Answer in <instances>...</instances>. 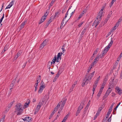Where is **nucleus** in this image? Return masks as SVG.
<instances>
[{
	"instance_id": "1",
	"label": "nucleus",
	"mask_w": 122,
	"mask_h": 122,
	"mask_svg": "<svg viewBox=\"0 0 122 122\" xmlns=\"http://www.w3.org/2000/svg\"><path fill=\"white\" fill-rule=\"evenodd\" d=\"M22 105L20 103L18 104L15 106V112H17V115H20L22 113Z\"/></svg>"
},
{
	"instance_id": "2",
	"label": "nucleus",
	"mask_w": 122,
	"mask_h": 122,
	"mask_svg": "<svg viewBox=\"0 0 122 122\" xmlns=\"http://www.w3.org/2000/svg\"><path fill=\"white\" fill-rule=\"evenodd\" d=\"M113 42V41L112 39H111L110 42L108 44V45L106 46L104 48V50L105 51L107 52L109 50V48L112 45Z\"/></svg>"
},
{
	"instance_id": "3",
	"label": "nucleus",
	"mask_w": 122,
	"mask_h": 122,
	"mask_svg": "<svg viewBox=\"0 0 122 122\" xmlns=\"http://www.w3.org/2000/svg\"><path fill=\"white\" fill-rule=\"evenodd\" d=\"M66 101V99H65L63 102L61 101V107L59 109V111L61 112L63 108L64 107L65 105V103Z\"/></svg>"
},
{
	"instance_id": "4",
	"label": "nucleus",
	"mask_w": 122,
	"mask_h": 122,
	"mask_svg": "<svg viewBox=\"0 0 122 122\" xmlns=\"http://www.w3.org/2000/svg\"><path fill=\"white\" fill-rule=\"evenodd\" d=\"M45 87V85H41L39 88V90L38 91V93L39 94L41 93Z\"/></svg>"
},
{
	"instance_id": "5",
	"label": "nucleus",
	"mask_w": 122,
	"mask_h": 122,
	"mask_svg": "<svg viewBox=\"0 0 122 122\" xmlns=\"http://www.w3.org/2000/svg\"><path fill=\"white\" fill-rule=\"evenodd\" d=\"M90 81L86 77L85 78H84V79L83 84L82 83V86H83L85 85H86Z\"/></svg>"
},
{
	"instance_id": "6",
	"label": "nucleus",
	"mask_w": 122,
	"mask_h": 122,
	"mask_svg": "<svg viewBox=\"0 0 122 122\" xmlns=\"http://www.w3.org/2000/svg\"><path fill=\"white\" fill-rule=\"evenodd\" d=\"M61 60L60 59H57V56L56 55L54 56V59H53L52 60L53 62V64L55 63L56 61V62H58Z\"/></svg>"
},
{
	"instance_id": "7",
	"label": "nucleus",
	"mask_w": 122,
	"mask_h": 122,
	"mask_svg": "<svg viewBox=\"0 0 122 122\" xmlns=\"http://www.w3.org/2000/svg\"><path fill=\"white\" fill-rule=\"evenodd\" d=\"M46 40H44L42 43L40 45L39 49L40 50H41L46 45Z\"/></svg>"
},
{
	"instance_id": "8",
	"label": "nucleus",
	"mask_w": 122,
	"mask_h": 122,
	"mask_svg": "<svg viewBox=\"0 0 122 122\" xmlns=\"http://www.w3.org/2000/svg\"><path fill=\"white\" fill-rule=\"evenodd\" d=\"M95 73V71L93 72L92 73H91L88 76H86V77L87 79H88L90 81L92 77L93 76Z\"/></svg>"
},
{
	"instance_id": "9",
	"label": "nucleus",
	"mask_w": 122,
	"mask_h": 122,
	"mask_svg": "<svg viewBox=\"0 0 122 122\" xmlns=\"http://www.w3.org/2000/svg\"><path fill=\"white\" fill-rule=\"evenodd\" d=\"M99 59V56L97 55V56L96 57L95 59L94 60V62L92 63V64L94 65L95 64H96L97 62L98 61Z\"/></svg>"
},
{
	"instance_id": "10",
	"label": "nucleus",
	"mask_w": 122,
	"mask_h": 122,
	"mask_svg": "<svg viewBox=\"0 0 122 122\" xmlns=\"http://www.w3.org/2000/svg\"><path fill=\"white\" fill-rule=\"evenodd\" d=\"M14 0L12 1L6 7L5 9H10L13 5L14 2Z\"/></svg>"
},
{
	"instance_id": "11",
	"label": "nucleus",
	"mask_w": 122,
	"mask_h": 122,
	"mask_svg": "<svg viewBox=\"0 0 122 122\" xmlns=\"http://www.w3.org/2000/svg\"><path fill=\"white\" fill-rule=\"evenodd\" d=\"M116 89L118 92V93L120 95L122 94V90L119 87L117 86L116 88Z\"/></svg>"
},
{
	"instance_id": "12",
	"label": "nucleus",
	"mask_w": 122,
	"mask_h": 122,
	"mask_svg": "<svg viewBox=\"0 0 122 122\" xmlns=\"http://www.w3.org/2000/svg\"><path fill=\"white\" fill-rule=\"evenodd\" d=\"M84 105V104L83 103H81L80 106L78 107L77 110L81 111V110L83 108Z\"/></svg>"
},
{
	"instance_id": "13",
	"label": "nucleus",
	"mask_w": 122,
	"mask_h": 122,
	"mask_svg": "<svg viewBox=\"0 0 122 122\" xmlns=\"http://www.w3.org/2000/svg\"><path fill=\"white\" fill-rule=\"evenodd\" d=\"M104 9V7H103L101 9V10H100L99 13L98 14H99V15H101V16H103V11Z\"/></svg>"
},
{
	"instance_id": "14",
	"label": "nucleus",
	"mask_w": 122,
	"mask_h": 122,
	"mask_svg": "<svg viewBox=\"0 0 122 122\" xmlns=\"http://www.w3.org/2000/svg\"><path fill=\"white\" fill-rule=\"evenodd\" d=\"M26 22V21L25 20L20 25V30H21L24 27V26L25 24V23Z\"/></svg>"
},
{
	"instance_id": "15",
	"label": "nucleus",
	"mask_w": 122,
	"mask_h": 122,
	"mask_svg": "<svg viewBox=\"0 0 122 122\" xmlns=\"http://www.w3.org/2000/svg\"><path fill=\"white\" fill-rule=\"evenodd\" d=\"M61 102H59L58 103L57 105L54 108V111L55 112L57 111L59 108V107H60L61 105Z\"/></svg>"
},
{
	"instance_id": "16",
	"label": "nucleus",
	"mask_w": 122,
	"mask_h": 122,
	"mask_svg": "<svg viewBox=\"0 0 122 122\" xmlns=\"http://www.w3.org/2000/svg\"><path fill=\"white\" fill-rule=\"evenodd\" d=\"M52 20L51 19L49 20L46 23V25L44 26L45 28H47L49 25V24L51 22Z\"/></svg>"
},
{
	"instance_id": "17",
	"label": "nucleus",
	"mask_w": 122,
	"mask_h": 122,
	"mask_svg": "<svg viewBox=\"0 0 122 122\" xmlns=\"http://www.w3.org/2000/svg\"><path fill=\"white\" fill-rule=\"evenodd\" d=\"M21 54V52L20 51L18 52L17 53L16 55L15 56L14 58L15 59H17L19 56H20Z\"/></svg>"
},
{
	"instance_id": "18",
	"label": "nucleus",
	"mask_w": 122,
	"mask_h": 122,
	"mask_svg": "<svg viewBox=\"0 0 122 122\" xmlns=\"http://www.w3.org/2000/svg\"><path fill=\"white\" fill-rule=\"evenodd\" d=\"M14 102L15 101L14 100L12 102H10V103L8 105V107L9 109L11 107Z\"/></svg>"
},
{
	"instance_id": "19",
	"label": "nucleus",
	"mask_w": 122,
	"mask_h": 122,
	"mask_svg": "<svg viewBox=\"0 0 122 122\" xmlns=\"http://www.w3.org/2000/svg\"><path fill=\"white\" fill-rule=\"evenodd\" d=\"M63 54V53L62 52H61V53H58V55H57V59H61V56Z\"/></svg>"
},
{
	"instance_id": "20",
	"label": "nucleus",
	"mask_w": 122,
	"mask_h": 122,
	"mask_svg": "<svg viewBox=\"0 0 122 122\" xmlns=\"http://www.w3.org/2000/svg\"><path fill=\"white\" fill-rule=\"evenodd\" d=\"M46 20V18H44L43 17H42L40 21L38 23L39 24H40L42 23L44 21Z\"/></svg>"
},
{
	"instance_id": "21",
	"label": "nucleus",
	"mask_w": 122,
	"mask_h": 122,
	"mask_svg": "<svg viewBox=\"0 0 122 122\" xmlns=\"http://www.w3.org/2000/svg\"><path fill=\"white\" fill-rule=\"evenodd\" d=\"M41 103H42L41 102H39L38 103L36 109H38V110H39L41 107Z\"/></svg>"
},
{
	"instance_id": "22",
	"label": "nucleus",
	"mask_w": 122,
	"mask_h": 122,
	"mask_svg": "<svg viewBox=\"0 0 122 122\" xmlns=\"http://www.w3.org/2000/svg\"><path fill=\"white\" fill-rule=\"evenodd\" d=\"M94 65L93 64H92V63L91 65L89 66L87 71V72L88 73L90 71L91 69L92 68V67L94 66Z\"/></svg>"
},
{
	"instance_id": "23",
	"label": "nucleus",
	"mask_w": 122,
	"mask_h": 122,
	"mask_svg": "<svg viewBox=\"0 0 122 122\" xmlns=\"http://www.w3.org/2000/svg\"><path fill=\"white\" fill-rule=\"evenodd\" d=\"M28 102L27 103V102L25 103L24 105V107L25 108H26L27 107H28V106L30 104V101L29 100H28Z\"/></svg>"
},
{
	"instance_id": "24",
	"label": "nucleus",
	"mask_w": 122,
	"mask_h": 122,
	"mask_svg": "<svg viewBox=\"0 0 122 122\" xmlns=\"http://www.w3.org/2000/svg\"><path fill=\"white\" fill-rule=\"evenodd\" d=\"M107 52L106 51H105L104 50L102 52V55L101 56H100V57L101 58H102Z\"/></svg>"
},
{
	"instance_id": "25",
	"label": "nucleus",
	"mask_w": 122,
	"mask_h": 122,
	"mask_svg": "<svg viewBox=\"0 0 122 122\" xmlns=\"http://www.w3.org/2000/svg\"><path fill=\"white\" fill-rule=\"evenodd\" d=\"M41 76H38L36 79V82H39L41 80Z\"/></svg>"
},
{
	"instance_id": "26",
	"label": "nucleus",
	"mask_w": 122,
	"mask_h": 122,
	"mask_svg": "<svg viewBox=\"0 0 122 122\" xmlns=\"http://www.w3.org/2000/svg\"><path fill=\"white\" fill-rule=\"evenodd\" d=\"M112 90V89L110 87L109 88L106 92V93L109 95Z\"/></svg>"
},
{
	"instance_id": "27",
	"label": "nucleus",
	"mask_w": 122,
	"mask_h": 122,
	"mask_svg": "<svg viewBox=\"0 0 122 122\" xmlns=\"http://www.w3.org/2000/svg\"><path fill=\"white\" fill-rule=\"evenodd\" d=\"M65 19H64V18H63L61 23V25H63V26H64L65 25V24L66 23L67 21V20L65 22L64 20Z\"/></svg>"
},
{
	"instance_id": "28",
	"label": "nucleus",
	"mask_w": 122,
	"mask_h": 122,
	"mask_svg": "<svg viewBox=\"0 0 122 122\" xmlns=\"http://www.w3.org/2000/svg\"><path fill=\"white\" fill-rule=\"evenodd\" d=\"M111 110H108V112H107V117H106V118H107L109 116L110 114L112 111Z\"/></svg>"
},
{
	"instance_id": "29",
	"label": "nucleus",
	"mask_w": 122,
	"mask_h": 122,
	"mask_svg": "<svg viewBox=\"0 0 122 122\" xmlns=\"http://www.w3.org/2000/svg\"><path fill=\"white\" fill-rule=\"evenodd\" d=\"M68 116V114L66 116H65V117L63 119V120L62 121H63V122H65V121L67 119Z\"/></svg>"
},
{
	"instance_id": "30",
	"label": "nucleus",
	"mask_w": 122,
	"mask_h": 122,
	"mask_svg": "<svg viewBox=\"0 0 122 122\" xmlns=\"http://www.w3.org/2000/svg\"><path fill=\"white\" fill-rule=\"evenodd\" d=\"M99 112H97V113H96V115L95 116L93 120H95L96 118L97 117V116L99 115Z\"/></svg>"
},
{
	"instance_id": "31",
	"label": "nucleus",
	"mask_w": 122,
	"mask_h": 122,
	"mask_svg": "<svg viewBox=\"0 0 122 122\" xmlns=\"http://www.w3.org/2000/svg\"><path fill=\"white\" fill-rule=\"evenodd\" d=\"M102 16H101V15H99V14H98V15L97 17V20H100L101 19Z\"/></svg>"
},
{
	"instance_id": "32",
	"label": "nucleus",
	"mask_w": 122,
	"mask_h": 122,
	"mask_svg": "<svg viewBox=\"0 0 122 122\" xmlns=\"http://www.w3.org/2000/svg\"><path fill=\"white\" fill-rule=\"evenodd\" d=\"M109 95V94L106 93L103 96V99H104L106 98Z\"/></svg>"
},
{
	"instance_id": "33",
	"label": "nucleus",
	"mask_w": 122,
	"mask_h": 122,
	"mask_svg": "<svg viewBox=\"0 0 122 122\" xmlns=\"http://www.w3.org/2000/svg\"><path fill=\"white\" fill-rule=\"evenodd\" d=\"M116 1L115 0H112L111 2L110 5V6L111 7L113 4Z\"/></svg>"
},
{
	"instance_id": "34",
	"label": "nucleus",
	"mask_w": 122,
	"mask_h": 122,
	"mask_svg": "<svg viewBox=\"0 0 122 122\" xmlns=\"http://www.w3.org/2000/svg\"><path fill=\"white\" fill-rule=\"evenodd\" d=\"M5 119V116H3L1 119L0 120V122L2 121V122H3L4 121Z\"/></svg>"
},
{
	"instance_id": "35",
	"label": "nucleus",
	"mask_w": 122,
	"mask_h": 122,
	"mask_svg": "<svg viewBox=\"0 0 122 122\" xmlns=\"http://www.w3.org/2000/svg\"><path fill=\"white\" fill-rule=\"evenodd\" d=\"M100 76H99L97 78V79L95 81V82H97V83H98V81H99V80L100 79Z\"/></svg>"
},
{
	"instance_id": "36",
	"label": "nucleus",
	"mask_w": 122,
	"mask_h": 122,
	"mask_svg": "<svg viewBox=\"0 0 122 122\" xmlns=\"http://www.w3.org/2000/svg\"><path fill=\"white\" fill-rule=\"evenodd\" d=\"M86 29L85 28L81 32V34L82 35H83L86 32Z\"/></svg>"
},
{
	"instance_id": "37",
	"label": "nucleus",
	"mask_w": 122,
	"mask_h": 122,
	"mask_svg": "<svg viewBox=\"0 0 122 122\" xmlns=\"http://www.w3.org/2000/svg\"><path fill=\"white\" fill-rule=\"evenodd\" d=\"M56 0H52L51 2V3L50 4V5L51 6H52L53 4L55 2Z\"/></svg>"
},
{
	"instance_id": "38",
	"label": "nucleus",
	"mask_w": 122,
	"mask_h": 122,
	"mask_svg": "<svg viewBox=\"0 0 122 122\" xmlns=\"http://www.w3.org/2000/svg\"><path fill=\"white\" fill-rule=\"evenodd\" d=\"M99 24V22H97L96 20H95V21H94L93 24H96V25H95V27H96Z\"/></svg>"
},
{
	"instance_id": "39",
	"label": "nucleus",
	"mask_w": 122,
	"mask_h": 122,
	"mask_svg": "<svg viewBox=\"0 0 122 122\" xmlns=\"http://www.w3.org/2000/svg\"><path fill=\"white\" fill-rule=\"evenodd\" d=\"M80 111L79 110H77L76 114V116H77L78 115V114L80 112Z\"/></svg>"
},
{
	"instance_id": "40",
	"label": "nucleus",
	"mask_w": 122,
	"mask_h": 122,
	"mask_svg": "<svg viewBox=\"0 0 122 122\" xmlns=\"http://www.w3.org/2000/svg\"><path fill=\"white\" fill-rule=\"evenodd\" d=\"M97 84H98V83L96 82H95L94 84L93 85V87H95L96 88L97 86Z\"/></svg>"
},
{
	"instance_id": "41",
	"label": "nucleus",
	"mask_w": 122,
	"mask_h": 122,
	"mask_svg": "<svg viewBox=\"0 0 122 122\" xmlns=\"http://www.w3.org/2000/svg\"><path fill=\"white\" fill-rule=\"evenodd\" d=\"M88 107H86L85 109V112H83V113H84V114H85V113H86V112H86L88 109Z\"/></svg>"
},
{
	"instance_id": "42",
	"label": "nucleus",
	"mask_w": 122,
	"mask_h": 122,
	"mask_svg": "<svg viewBox=\"0 0 122 122\" xmlns=\"http://www.w3.org/2000/svg\"><path fill=\"white\" fill-rule=\"evenodd\" d=\"M99 49L98 48H97L95 50L93 53H94L95 54H97L98 51L99 50Z\"/></svg>"
},
{
	"instance_id": "43",
	"label": "nucleus",
	"mask_w": 122,
	"mask_h": 122,
	"mask_svg": "<svg viewBox=\"0 0 122 122\" xmlns=\"http://www.w3.org/2000/svg\"><path fill=\"white\" fill-rule=\"evenodd\" d=\"M27 119H28V118ZM28 120L29 121H27L29 122H31L32 120V118L31 117H29V118H28Z\"/></svg>"
},
{
	"instance_id": "44",
	"label": "nucleus",
	"mask_w": 122,
	"mask_h": 122,
	"mask_svg": "<svg viewBox=\"0 0 122 122\" xmlns=\"http://www.w3.org/2000/svg\"><path fill=\"white\" fill-rule=\"evenodd\" d=\"M121 102H119V103L117 105L116 107H115L114 109L115 110H116L117 108L119 106Z\"/></svg>"
},
{
	"instance_id": "45",
	"label": "nucleus",
	"mask_w": 122,
	"mask_h": 122,
	"mask_svg": "<svg viewBox=\"0 0 122 122\" xmlns=\"http://www.w3.org/2000/svg\"><path fill=\"white\" fill-rule=\"evenodd\" d=\"M28 118H29V117H26L24 119H23V120L25 121H29L28 119H27V118L28 119Z\"/></svg>"
},
{
	"instance_id": "46",
	"label": "nucleus",
	"mask_w": 122,
	"mask_h": 122,
	"mask_svg": "<svg viewBox=\"0 0 122 122\" xmlns=\"http://www.w3.org/2000/svg\"><path fill=\"white\" fill-rule=\"evenodd\" d=\"M85 13V12L84 11H83L81 14H80L79 15L81 16V17H82L83 15Z\"/></svg>"
},
{
	"instance_id": "47",
	"label": "nucleus",
	"mask_w": 122,
	"mask_h": 122,
	"mask_svg": "<svg viewBox=\"0 0 122 122\" xmlns=\"http://www.w3.org/2000/svg\"><path fill=\"white\" fill-rule=\"evenodd\" d=\"M39 110H38V109H36L35 111V112L34 113V114L35 115L38 112Z\"/></svg>"
},
{
	"instance_id": "48",
	"label": "nucleus",
	"mask_w": 122,
	"mask_h": 122,
	"mask_svg": "<svg viewBox=\"0 0 122 122\" xmlns=\"http://www.w3.org/2000/svg\"><path fill=\"white\" fill-rule=\"evenodd\" d=\"M37 86H35V85L34 86V87H35V89L34 90V91L35 92L36 91L37 89H38Z\"/></svg>"
},
{
	"instance_id": "49",
	"label": "nucleus",
	"mask_w": 122,
	"mask_h": 122,
	"mask_svg": "<svg viewBox=\"0 0 122 122\" xmlns=\"http://www.w3.org/2000/svg\"><path fill=\"white\" fill-rule=\"evenodd\" d=\"M112 116V115H111L109 117V118L108 119V122H110L111 120V117Z\"/></svg>"
},
{
	"instance_id": "50",
	"label": "nucleus",
	"mask_w": 122,
	"mask_h": 122,
	"mask_svg": "<svg viewBox=\"0 0 122 122\" xmlns=\"http://www.w3.org/2000/svg\"><path fill=\"white\" fill-rule=\"evenodd\" d=\"M55 112L54 111L52 112L51 115H50V117H51L54 114Z\"/></svg>"
},
{
	"instance_id": "51",
	"label": "nucleus",
	"mask_w": 122,
	"mask_h": 122,
	"mask_svg": "<svg viewBox=\"0 0 122 122\" xmlns=\"http://www.w3.org/2000/svg\"><path fill=\"white\" fill-rule=\"evenodd\" d=\"M77 83V82L76 81L74 82L73 84L72 85V86L74 88L75 86V85Z\"/></svg>"
},
{
	"instance_id": "52",
	"label": "nucleus",
	"mask_w": 122,
	"mask_h": 122,
	"mask_svg": "<svg viewBox=\"0 0 122 122\" xmlns=\"http://www.w3.org/2000/svg\"><path fill=\"white\" fill-rule=\"evenodd\" d=\"M83 22H81V23H80V24L78 25V27H80L81 26V25L82 24H83Z\"/></svg>"
},
{
	"instance_id": "53",
	"label": "nucleus",
	"mask_w": 122,
	"mask_h": 122,
	"mask_svg": "<svg viewBox=\"0 0 122 122\" xmlns=\"http://www.w3.org/2000/svg\"><path fill=\"white\" fill-rule=\"evenodd\" d=\"M102 107H100L98 109V112H99V113H100L101 111L102 110Z\"/></svg>"
},
{
	"instance_id": "54",
	"label": "nucleus",
	"mask_w": 122,
	"mask_h": 122,
	"mask_svg": "<svg viewBox=\"0 0 122 122\" xmlns=\"http://www.w3.org/2000/svg\"><path fill=\"white\" fill-rule=\"evenodd\" d=\"M74 88V87H72V86L71 87L69 90L70 92L73 91Z\"/></svg>"
},
{
	"instance_id": "55",
	"label": "nucleus",
	"mask_w": 122,
	"mask_h": 122,
	"mask_svg": "<svg viewBox=\"0 0 122 122\" xmlns=\"http://www.w3.org/2000/svg\"><path fill=\"white\" fill-rule=\"evenodd\" d=\"M68 10L67 11L65 15V17L64 18V19H66V18L67 16V15L68 14Z\"/></svg>"
},
{
	"instance_id": "56",
	"label": "nucleus",
	"mask_w": 122,
	"mask_h": 122,
	"mask_svg": "<svg viewBox=\"0 0 122 122\" xmlns=\"http://www.w3.org/2000/svg\"><path fill=\"white\" fill-rule=\"evenodd\" d=\"M4 3H3L2 4V7H1V10L0 11V12H1V11L2 10H3V7L4 6Z\"/></svg>"
},
{
	"instance_id": "57",
	"label": "nucleus",
	"mask_w": 122,
	"mask_h": 122,
	"mask_svg": "<svg viewBox=\"0 0 122 122\" xmlns=\"http://www.w3.org/2000/svg\"><path fill=\"white\" fill-rule=\"evenodd\" d=\"M102 93V92H99L97 94V96L98 97H99L100 96Z\"/></svg>"
},
{
	"instance_id": "58",
	"label": "nucleus",
	"mask_w": 122,
	"mask_h": 122,
	"mask_svg": "<svg viewBox=\"0 0 122 122\" xmlns=\"http://www.w3.org/2000/svg\"><path fill=\"white\" fill-rule=\"evenodd\" d=\"M105 82H103L102 84L101 87L104 88L105 86Z\"/></svg>"
},
{
	"instance_id": "59",
	"label": "nucleus",
	"mask_w": 122,
	"mask_h": 122,
	"mask_svg": "<svg viewBox=\"0 0 122 122\" xmlns=\"http://www.w3.org/2000/svg\"><path fill=\"white\" fill-rule=\"evenodd\" d=\"M122 57H121L120 56L119 57H118L117 58V61H119L120 60Z\"/></svg>"
},
{
	"instance_id": "60",
	"label": "nucleus",
	"mask_w": 122,
	"mask_h": 122,
	"mask_svg": "<svg viewBox=\"0 0 122 122\" xmlns=\"http://www.w3.org/2000/svg\"><path fill=\"white\" fill-rule=\"evenodd\" d=\"M61 49L62 51V52L63 53H64V52L65 51H66L65 50V49L63 48H61Z\"/></svg>"
},
{
	"instance_id": "61",
	"label": "nucleus",
	"mask_w": 122,
	"mask_h": 122,
	"mask_svg": "<svg viewBox=\"0 0 122 122\" xmlns=\"http://www.w3.org/2000/svg\"><path fill=\"white\" fill-rule=\"evenodd\" d=\"M96 88L93 87V89H92V91L93 92V94L94 93V92L95 91V89Z\"/></svg>"
},
{
	"instance_id": "62",
	"label": "nucleus",
	"mask_w": 122,
	"mask_h": 122,
	"mask_svg": "<svg viewBox=\"0 0 122 122\" xmlns=\"http://www.w3.org/2000/svg\"><path fill=\"white\" fill-rule=\"evenodd\" d=\"M60 111H59L58 112V113H57V117H59V116H60Z\"/></svg>"
},
{
	"instance_id": "63",
	"label": "nucleus",
	"mask_w": 122,
	"mask_h": 122,
	"mask_svg": "<svg viewBox=\"0 0 122 122\" xmlns=\"http://www.w3.org/2000/svg\"><path fill=\"white\" fill-rule=\"evenodd\" d=\"M117 28H115L113 27V29H112V30L111 31V32H113L114 30H115Z\"/></svg>"
},
{
	"instance_id": "64",
	"label": "nucleus",
	"mask_w": 122,
	"mask_h": 122,
	"mask_svg": "<svg viewBox=\"0 0 122 122\" xmlns=\"http://www.w3.org/2000/svg\"><path fill=\"white\" fill-rule=\"evenodd\" d=\"M47 15H46L45 14H44V15L42 16V17H43V18H46V17H47Z\"/></svg>"
}]
</instances>
